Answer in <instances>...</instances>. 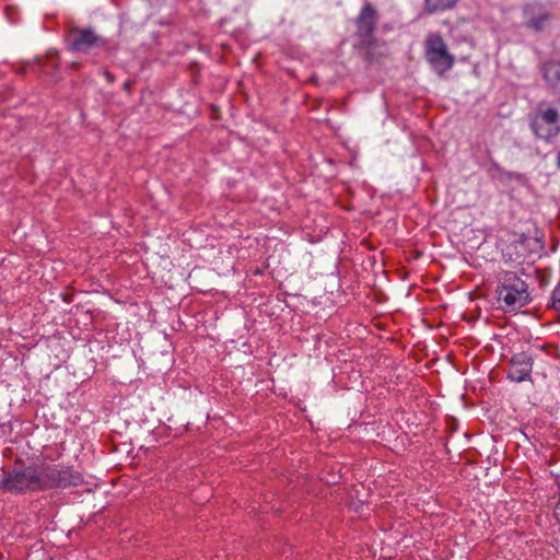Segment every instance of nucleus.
<instances>
[{
  "label": "nucleus",
  "instance_id": "obj_5",
  "mask_svg": "<svg viewBox=\"0 0 560 560\" xmlns=\"http://www.w3.org/2000/svg\"><path fill=\"white\" fill-rule=\"evenodd\" d=\"M105 39L98 36L92 27H73L68 36V49L70 51L88 54L93 48L104 47Z\"/></svg>",
  "mask_w": 560,
  "mask_h": 560
},
{
  "label": "nucleus",
  "instance_id": "obj_6",
  "mask_svg": "<svg viewBox=\"0 0 560 560\" xmlns=\"http://www.w3.org/2000/svg\"><path fill=\"white\" fill-rule=\"evenodd\" d=\"M533 359L525 352L514 354L510 360L508 377L514 382H523L530 377Z\"/></svg>",
  "mask_w": 560,
  "mask_h": 560
},
{
  "label": "nucleus",
  "instance_id": "obj_14",
  "mask_svg": "<svg viewBox=\"0 0 560 560\" xmlns=\"http://www.w3.org/2000/svg\"><path fill=\"white\" fill-rule=\"evenodd\" d=\"M105 75H106V78H107V80H108L109 82H113V81H114V77H113V74H110L109 72H105Z\"/></svg>",
  "mask_w": 560,
  "mask_h": 560
},
{
  "label": "nucleus",
  "instance_id": "obj_2",
  "mask_svg": "<svg viewBox=\"0 0 560 560\" xmlns=\"http://www.w3.org/2000/svg\"><path fill=\"white\" fill-rule=\"evenodd\" d=\"M499 301H503L510 311L521 308L528 301L526 283L513 272H505L501 285L497 289Z\"/></svg>",
  "mask_w": 560,
  "mask_h": 560
},
{
  "label": "nucleus",
  "instance_id": "obj_1",
  "mask_svg": "<svg viewBox=\"0 0 560 560\" xmlns=\"http://www.w3.org/2000/svg\"><path fill=\"white\" fill-rule=\"evenodd\" d=\"M82 482V476L69 469H57L44 464L15 463L0 474V488L11 492L66 488Z\"/></svg>",
  "mask_w": 560,
  "mask_h": 560
},
{
  "label": "nucleus",
  "instance_id": "obj_10",
  "mask_svg": "<svg viewBox=\"0 0 560 560\" xmlns=\"http://www.w3.org/2000/svg\"><path fill=\"white\" fill-rule=\"evenodd\" d=\"M549 20L548 14H542L536 18H533L529 21V26L536 31H541L545 26V23Z\"/></svg>",
  "mask_w": 560,
  "mask_h": 560
},
{
  "label": "nucleus",
  "instance_id": "obj_7",
  "mask_svg": "<svg viewBox=\"0 0 560 560\" xmlns=\"http://www.w3.org/2000/svg\"><path fill=\"white\" fill-rule=\"evenodd\" d=\"M542 74L545 80L557 89L560 84V61H547L542 66Z\"/></svg>",
  "mask_w": 560,
  "mask_h": 560
},
{
  "label": "nucleus",
  "instance_id": "obj_8",
  "mask_svg": "<svg viewBox=\"0 0 560 560\" xmlns=\"http://www.w3.org/2000/svg\"><path fill=\"white\" fill-rule=\"evenodd\" d=\"M458 1L459 0H424L423 11L427 14L447 11L455 8Z\"/></svg>",
  "mask_w": 560,
  "mask_h": 560
},
{
  "label": "nucleus",
  "instance_id": "obj_15",
  "mask_svg": "<svg viewBox=\"0 0 560 560\" xmlns=\"http://www.w3.org/2000/svg\"><path fill=\"white\" fill-rule=\"evenodd\" d=\"M130 86H131V82H130V81H127V82L124 84V89H125V90H127V91L130 89Z\"/></svg>",
  "mask_w": 560,
  "mask_h": 560
},
{
  "label": "nucleus",
  "instance_id": "obj_11",
  "mask_svg": "<svg viewBox=\"0 0 560 560\" xmlns=\"http://www.w3.org/2000/svg\"><path fill=\"white\" fill-rule=\"evenodd\" d=\"M541 119L546 124H555L558 119V112L553 108H548L541 114Z\"/></svg>",
  "mask_w": 560,
  "mask_h": 560
},
{
  "label": "nucleus",
  "instance_id": "obj_3",
  "mask_svg": "<svg viewBox=\"0 0 560 560\" xmlns=\"http://www.w3.org/2000/svg\"><path fill=\"white\" fill-rule=\"evenodd\" d=\"M377 22V12L373 5L366 2L357 19V35L359 46L366 51L368 58L377 47V40L374 37V31Z\"/></svg>",
  "mask_w": 560,
  "mask_h": 560
},
{
  "label": "nucleus",
  "instance_id": "obj_17",
  "mask_svg": "<svg viewBox=\"0 0 560 560\" xmlns=\"http://www.w3.org/2000/svg\"><path fill=\"white\" fill-rule=\"evenodd\" d=\"M557 90H559V91H560V83H559V86L557 88Z\"/></svg>",
  "mask_w": 560,
  "mask_h": 560
},
{
  "label": "nucleus",
  "instance_id": "obj_9",
  "mask_svg": "<svg viewBox=\"0 0 560 560\" xmlns=\"http://www.w3.org/2000/svg\"><path fill=\"white\" fill-rule=\"evenodd\" d=\"M59 52L57 50H49L47 51V60L43 65L45 68H50L52 70L51 78L56 79V72L59 69Z\"/></svg>",
  "mask_w": 560,
  "mask_h": 560
},
{
  "label": "nucleus",
  "instance_id": "obj_4",
  "mask_svg": "<svg viewBox=\"0 0 560 560\" xmlns=\"http://www.w3.org/2000/svg\"><path fill=\"white\" fill-rule=\"evenodd\" d=\"M425 57L440 75L450 70L455 58L447 50L446 44L440 34H431L425 42Z\"/></svg>",
  "mask_w": 560,
  "mask_h": 560
},
{
  "label": "nucleus",
  "instance_id": "obj_13",
  "mask_svg": "<svg viewBox=\"0 0 560 560\" xmlns=\"http://www.w3.org/2000/svg\"><path fill=\"white\" fill-rule=\"evenodd\" d=\"M530 127L537 137H544L539 133V121L537 119L532 122Z\"/></svg>",
  "mask_w": 560,
  "mask_h": 560
},
{
  "label": "nucleus",
  "instance_id": "obj_16",
  "mask_svg": "<svg viewBox=\"0 0 560 560\" xmlns=\"http://www.w3.org/2000/svg\"><path fill=\"white\" fill-rule=\"evenodd\" d=\"M557 165H558V167L560 168V152L558 153V158H557Z\"/></svg>",
  "mask_w": 560,
  "mask_h": 560
},
{
  "label": "nucleus",
  "instance_id": "obj_12",
  "mask_svg": "<svg viewBox=\"0 0 560 560\" xmlns=\"http://www.w3.org/2000/svg\"><path fill=\"white\" fill-rule=\"evenodd\" d=\"M551 305L555 310L560 311V281L552 292Z\"/></svg>",
  "mask_w": 560,
  "mask_h": 560
}]
</instances>
